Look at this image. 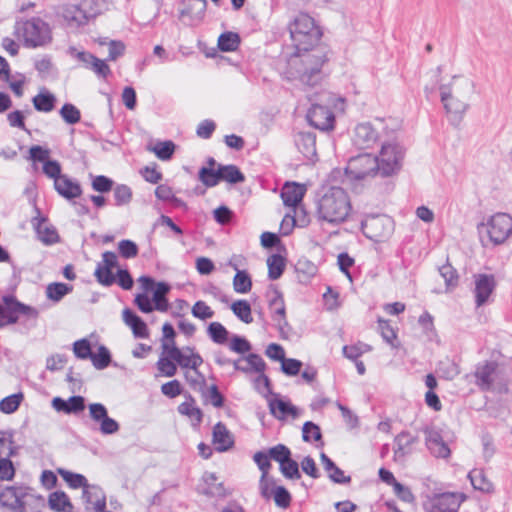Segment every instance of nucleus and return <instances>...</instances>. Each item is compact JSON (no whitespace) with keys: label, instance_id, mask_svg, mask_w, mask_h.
<instances>
[{"label":"nucleus","instance_id":"f257e3e1","mask_svg":"<svg viewBox=\"0 0 512 512\" xmlns=\"http://www.w3.org/2000/svg\"><path fill=\"white\" fill-rule=\"evenodd\" d=\"M440 101L449 121L459 124L470 107V100L475 93L474 82L464 76H453L439 86Z\"/></svg>","mask_w":512,"mask_h":512},{"label":"nucleus","instance_id":"f03ea898","mask_svg":"<svg viewBox=\"0 0 512 512\" xmlns=\"http://www.w3.org/2000/svg\"><path fill=\"white\" fill-rule=\"evenodd\" d=\"M326 60L325 51L320 47L307 52L296 51L288 61V74L304 85L315 86L323 78L322 67Z\"/></svg>","mask_w":512,"mask_h":512},{"label":"nucleus","instance_id":"7ed1b4c3","mask_svg":"<svg viewBox=\"0 0 512 512\" xmlns=\"http://www.w3.org/2000/svg\"><path fill=\"white\" fill-rule=\"evenodd\" d=\"M352 213V204L346 190L338 186L329 187L316 201V218L320 222L339 225L346 222Z\"/></svg>","mask_w":512,"mask_h":512},{"label":"nucleus","instance_id":"20e7f679","mask_svg":"<svg viewBox=\"0 0 512 512\" xmlns=\"http://www.w3.org/2000/svg\"><path fill=\"white\" fill-rule=\"evenodd\" d=\"M477 233L483 248L502 245L512 235V217L508 213L497 212L478 223Z\"/></svg>","mask_w":512,"mask_h":512},{"label":"nucleus","instance_id":"39448f33","mask_svg":"<svg viewBox=\"0 0 512 512\" xmlns=\"http://www.w3.org/2000/svg\"><path fill=\"white\" fill-rule=\"evenodd\" d=\"M288 31L292 46L298 52H307L317 47L322 31L314 18L307 13L300 12L288 23Z\"/></svg>","mask_w":512,"mask_h":512},{"label":"nucleus","instance_id":"423d86ee","mask_svg":"<svg viewBox=\"0 0 512 512\" xmlns=\"http://www.w3.org/2000/svg\"><path fill=\"white\" fill-rule=\"evenodd\" d=\"M15 33L28 48L43 47L52 42V29L49 23L40 17H31L17 21Z\"/></svg>","mask_w":512,"mask_h":512},{"label":"nucleus","instance_id":"0eeeda50","mask_svg":"<svg viewBox=\"0 0 512 512\" xmlns=\"http://www.w3.org/2000/svg\"><path fill=\"white\" fill-rule=\"evenodd\" d=\"M199 180L207 187H214L220 181H226L231 184L244 182L245 176L235 165H218V168H201L199 170Z\"/></svg>","mask_w":512,"mask_h":512},{"label":"nucleus","instance_id":"6e6552de","mask_svg":"<svg viewBox=\"0 0 512 512\" xmlns=\"http://www.w3.org/2000/svg\"><path fill=\"white\" fill-rule=\"evenodd\" d=\"M377 158V171L382 176H390L398 172L401 168L403 151L395 143H385L382 145Z\"/></svg>","mask_w":512,"mask_h":512},{"label":"nucleus","instance_id":"1a4fd4ad","mask_svg":"<svg viewBox=\"0 0 512 512\" xmlns=\"http://www.w3.org/2000/svg\"><path fill=\"white\" fill-rule=\"evenodd\" d=\"M378 164L376 156L369 153H364L352 157L345 169L346 174L353 179L362 180L367 177L378 175Z\"/></svg>","mask_w":512,"mask_h":512},{"label":"nucleus","instance_id":"9d476101","mask_svg":"<svg viewBox=\"0 0 512 512\" xmlns=\"http://www.w3.org/2000/svg\"><path fill=\"white\" fill-rule=\"evenodd\" d=\"M6 306L0 305V328L14 324L18 321L20 315L35 318L37 311L31 306L25 305L13 297H5Z\"/></svg>","mask_w":512,"mask_h":512},{"label":"nucleus","instance_id":"9b49d317","mask_svg":"<svg viewBox=\"0 0 512 512\" xmlns=\"http://www.w3.org/2000/svg\"><path fill=\"white\" fill-rule=\"evenodd\" d=\"M465 496L461 493L446 492L430 498L425 504L427 512H458Z\"/></svg>","mask_w":512,"mask_h":512},{"label":"nucleus","instance_id":"f8f14e48","mask_svg":"<svg viewBox=\"0 0 512 512\" xmlns=\"http://www.w3.org/2000/svg\"><path fill=\"white\" fill-rule=\"evenodd\" d=\"M383 123L377 121L376 124L371 122H363L356 125L353 135V143L360 149H367L374 146L379 139V127Z\"/></svg>","mask_w":512,"mask_h":512},{"label":"nucleus","instance_id":"ddd939ff","mask_svg":"<svg viewBox=\"0 0 512 512\" xmlns=\"http://www.w3.org/2000/svg\"><path fill=\"white\" fill-rule=\"evenodd\" d=\"M90 418L99 424L103 435L115 434L119 431V423L108 416L107 408L101 403H91L88 406Z\"/></svg>","mask_w":512,"mask_h":512},{"label":"nucleus","instance_id":"4468645a","mask_svg":"<svg viewBox=\"0 0 512 512\" xmlns=\"http://www.w3.org/2000/svg\"><path fill=\"white\" fill-rule=\"evenodd\" d=\"M307 120L316 129L328 131L333 129L335 117L327 106L312 104L307 112Z\"/></svg>","mask_w":512,"mask_h":512},{"label":"nucleus","instance_id":"2eb2a0df","mask_svg":"<svg viewBox=\"0 0 512 512\" xmlns=\"http://www.w3.org/2000/svg\"><path fill=\"white\" fill-rule=\"evenodd\" d=\"M55 12L57 17L61 18L69 28L77 29L88 24L79 3L59 5Z\"/></svg>","mask_w":512,"mask_h":512},{"label":"nucleus","instance_id":"dca6fc26","mask_svg":"<svg viewBox=\"0 0 512 512\" xmlns=\"http://www.w3.org/2000/svg\"><path fill=\"white\" fill-rule=\"evenodd\" d=\"M117 263V255L114 252L106 251L102 254V262L98 263L95 269V276L100 284L110 286L116 281L112 269Z\"/></svg>","mask_w":512,"mask_h":512},{"label":"nucleus","instance_id":"f3484780","mask_svg":"<svg viewBox=\"0 0 512 512\" xmlns=\"http://www.w3.org/2000/svg\"><path fill=\"white\" fill-rule=\"evenodd\" d=\"M474 295L477 307L484 305L496 287V281L493 275L476 274L474 275Z\"/></svg>","mask_w":512,"mask_h":512},{"label":"nucleus","instance_id":"a211bd4d","mask_svg":"<svg viewBox=\"0 0 512 512\" xmlns=\"http://www.w3.org/2000/svg\"><path fill=\"white\" fill-rule=\"evenodd\" d=\"M389 226L390 221L388 219L378 216L361 221V230L364 235L375 241H378L389 234Z\"/></svg>","mask_w":512,"mask_h":512},{"label":"nucleus","instance_id":"6ab92c4d","mask_svg":"<svg viewBox=\"0 0 512 512\" xmlns=\"http://www.w3.org/2000/svg\"><path fill=\"white\" fill-rule=\"evenodd\" d=\"M424 434L426 446L434 457L448 458L450 456L451 451L437 429L434 427H426Z\"/></svg>","mask_w":512,"mask_h":512},{"label":"nucleus","instance_id":"aec40b11","mask_svg":"<svg viewBox=\"0 0 512 512\" xmlns=\"http://www.w3.org/2000/svg\"><path fill=\"white\" fill-rule=\"evenodd\" d=\"M206 8V0H185L180 10V18L189 25L198 24L204 18Z\"/></svg>","mask_w":512,"mask_h":512},{"label":"nucleus","instance_id":"412c9836","mask_svg":"<svg viewBox=\"0 0 512 512\" xmlns=\"http://www.w3.org/2000/svg\"><path fill=\"white\" fill-rule=\"evenodd\" d=\"M270 308L272 309L271 318L281 334L289 330V325L286 320L285 304L282 294L275 289L273 297L269 300Z\"/></svg>","mask_w":512,"mask_h":512},{"label":"nucleus","instance_id":"4be33fe9","mask_svg":"<svg viewBox=\"0 0 512 512\" xmlns=\"http://www.w3.org/2000/svg\"><path fill=\"white\" fill-rule=\"evenodd\" d=\"M172 359L185 371L191 368H199L203 364L201 355L191 347L172 349Z\"/></svg>","mask_w":512,"mask_h":512},{"label":"nucleus","instance_id":"5701e85b","mask_svg":"<svg viewBox=\"0 0 512 512\" xmlns=\"http://www.w3.org/2000/svg\"><path fill=\"white\" fill-rule=\"evenodd\" d=\"M497 363L496 362H484L477 365L474 372L476 378V384L482 390H489L494 383L497 376Z\"/></svg>","mask_w":512,"mask_h":512},{"label":"nucleus","instance_id":"b1692460","mask_svg":"<svg viewBox=\"0 0 512 512\" xmlns=\"http://www.w3.org/2000/svg\"><path fill=\"white\" fill-rule=\"evenodd\" d=\"M212 442L218 452H226L234 446V437L225 424L218 422L213 427Z\"/></svg>","mask_w":512,"mask_h":512},{"label":"nucleus","instance_id":"393cba45","mask_svg":"<svg viewBox=\"0 0 512 512\" xmlns=\"http://www.w3.org/2000/svg\"><path fill=\"white\" fill-rule=\"evenodd\" d=\"M52 407L57 412H63L66 414H78L85 409V399L82 396H71L68 400H64L60 397L52 399Z\"/></svg>","mask_w":512,"mask_h":512},{"label":"nucleus","instance_id":"a878e982","mask_svg":"<svg viewBox=\"0 0 512 512\" xmlns=\"http://www.w3.org/2000/svg\"><path fill=\"white\" fill-rule=\"evenodd\" d=\"M19 500L13 512H41L44 505V499L33 494L27 487H25Z\"/></svg>","mask_w":512,"mask_h":512},{"label":"nucleus","instance_id":"bb28decb","mask_svg":"<svg viewBox=\"0 0 512 512\" xmlns=\"http://www.w3.org/2000/svg\"><path fill=\"white\" fill-rule=\"evenodd\" d=\"M54 188L62 197L71 200L78 198L82 194V189L77 181L70 179L67 175H63L54 181Z\"/></svg>","mask_w":512,"mask_h":512},{"label":"nucleus","instance_id":"cd10ccee","mask_svg":"<svg viewBox=\"0 0 512 512\" xmlns=\"http://www.w3.org/2000/svg\"><path fill=\"white\" fill-rule=\"evenodd\" d=\"M124 323L132 329L136 338L146 339L149 337V330L146 323L130 309L126 308L122 313Z\"/></svg>","mask_w":512,"mask_h":512},{"label":"nucleus","instance_id":"c85d7f7f","mask_svg":"<svg viewBox=\"0 0 512 512\" xmlns=\"http://www.w3.org/2000/svg\"><path fill=\"white\" fill-rule=\"evenodd\" d=\"M235 370L242 371L244 373L250 372H264L266 364L261 356L257 354H249L245 358L233 361Z\"/></svg>","mask_w":512,"mask_h":512},{"label":"nucleus","instance_id":"c756f323","mask_svg":"<svg viewBox=\"0 0 512 512\" xmlns=\"http://www.w3.org/2000/svg\"><path fill=\"white\" fill-rule=\"evenodd\" d=\"M305 189L297 183H286L281 191V198L285 206L296 207L303 199Z\"/></svg>","mask_w":512,"mask_h":512},{"label":"nucleus","instance_id":"7c9ffc66","mask_svg":"<svg viewBox=\"0 0 512 512\" xmlns=\"http://www.w3.org/2000/svg\"><path fill=\"white\" fill-rule=\"evenodd\" d=\"M298 150L308 160L316 157V137L310 132H300L295 139Z\"/></svg>","mask_w":512,"mask_h":512},{"label":"nucleus","instance_id":"2f4dec72","mask_svg":"<svg viewBox=\"0 0 512 512\" xmlns=\"http://www.w3.org/2000/svg\"><path fill=\"white\" fill-rule=\"evenodd\" d=\"M321 464L324 470L328 473V477L331 481L338 484L350 483L351 477L346 476L344 471L335 465V463L325 454L320 455Z\"/></svg>","mask_w":512,"mask_h":512},{"label":"nucleus","instance_id":"473e14b6","mask_svg":"<svg viewBox=\"0 0 512 512\" xmlns=\"http://www.w3.org/2000/svg\"><path fill=\"white\" fill-rule=\"evenodd\" d=\"M417 441L408 431H402L394 438V456L403 458L411 451V446Z\"/></svg>","mask_w":512,"mask_h":512},{"label":"nucleus","instance_id":"72a5a7b5","mask_svg":"<svg viewBox=\"0 0 512 512\" xmlns=\"http://www.w3.org/2000/svg\"><path fill=\"white\" fill-rule=\"evenodd\" d=\"M25 487L23 486H6L0 490V504L8 507L12 511L20 501V496L23 493Z\"/></svg>","mask_w":512,"mask_h":512},{"label":"nucleus","instance_id":"f704fd0d","mask_svg":"<svg viewBox=\"0 0 512 512\" xmlns=\"http://www.w3.org/2000/svg\"><path fill=\"white\" fill-rule=\"evenodd\" d=\"M271 413L278 419H284L286 416L291 415L293 418L298 416V410L290 402L282 399H272L269 402Z\"/></svg>","mask_w":512,"mask_h":512},{"label":"nucleus","instance_id":"c9c22d12","mask_svg":"<svg viewBox=\"0 0 512 512\" xmlns=\"http://www.w3.org/2000/svg\"><path fill=\"white\" fill-rule=\"evenodd\" d=\"M178 412L189 417L196 425L202 421V411L195 405V399L191 395L186 396V400L178 406Z\"/></svg>","mask_w":512,"mask_h":512},{"label":"nucleus","instance_id":"e433bc0d","mask_svg":"<svg viewBox=\"0 0 512 512\" xmlns=\"http://www.w3.org/2000/svg\"><path fill=\"white\" fill-rule=\"evenodd\" d=\"M79 4L87 23L107 9L105 0H80Z\"/></svg>","mask_w":512,"mask_h":512},{"label":"nucleus","instance_id":"4c0bfd02","mask_svg":"<svg viewBox=\"0 0 512 512\" xmlns=\"http://www.w3.org/2000/svg\"><path fill=\"white\" fill-rule=\"evenodd\" d=\"M468 478L474 489L489 493L493 490V484L488 480L482 469H473L469 472Z\"/></svg>","mask_w":512,"mask_h":512},{"label":"nucleus","instance_id":"58836bf2","mask_svg":"<svg viewBox=\"0 0 512 512\" xmlns=\"http://www.w3.org/2000/svg\"><path fill=\"white\" fill-rule=\"evenodd\" d=\"M175 149L176 145L171 140L157 141L152 147H148V150L153 152L156 157L162 161L170 160Z\"/></svg>","mask_w":512,"mask_h":512},{"label":"nucleus","instance_id":"ea45409f","mask_svg":"<svg viewBox=\"0 0 512 512\" xmlns=\"http://www.w3.org/2000/svg\"><path fill=\"white\" fill-rule=\"evenodd\" d=\"M36 232L39 240L45 245H52L59 241V235L56 229L52 226L45 225L44 220L38 222Z\"/></svg>","mask_w":512,"mask_h":512},{"label":"nucleus","instance_id":"a19ab883","mask_svg":"<svg viewBox=\"0 0 512 512\" xmlns=\"http://www.w3.org/2000/svg\"><path fill=\"white\" fill-rule=\"evenodd\" d=\"M49 506L54 511L71 512L72 505L64 492L55 491L50 494L48 500Z\"/></svg>","mask_w":512,"mask_h":512},{"label":"nucleus","instance_id":"79ce46f5","mask_svg":"<svg viewBox=\"0 0 512 512\" xmlns=\"http://www.w3.org/2000/svg\"><path fill=\"white\" fill-rule=\"evenodd\" d=\"M236 274L233 279V288L235 292L245 294L252 288V280L245 270H239L236 265L233 266Z\"/></svg>","mask_w":512,"mask_h":512},{"label":"nucleus","instance_id":"37998d69","mask_svg":"<svg viewBox=\"0 0 512 512\" xmlns=\"http://www.w3.org/2000/svg\"><path fill=\"white\" fill-rule=\"evenodd\" d=\"M267 266L269 279L277 280L286 267L285 259L279 254H273L267 259Z\"/></svg>","mask_w":512,"mask_h":512},{"label":"nucleus","instance_id":"c03bdc74","mask_svg":"<svg viewBox=\"0 0 512 512\" xmlns=\"http://www.w3.org/2000/svg\"><path fill=\"white\" fill-rule=\"evenodd\" d=\"M184 377L189 386L198 392H204V388L206 387V378L199 371V368H191L184 372Z\"/></svg>","mask_w":512,"mask_h":512},{"label":"nucleus","instance_id":"a18cd8bd","mask_svg":"<svg viewBox=\"0 0 512 512\" xmlns=\"http://www.w3.org/2000/svg\"><path fill=\"white\" fill-rule=\"evenodd\" d=\"M32 102L37 111L50 112L55 107L56 98L49 92H41L33 97Z\"/></svg>","mask_w":512,"mask_h":512},{"label":"nucleus","instance_id":"49530a36","mask_svg":"<svg viewBox=\"0 0 512 512\" xmlns=\"http://www.w3.org/2000/svg\"><path fill=\"white\" fill-rule=\"evenodd\" d=\"M73 287L65 284V283H51L46 288V295L52 301L58 302L65 295L69 294L72 291Z\"/></svg>","mask_w":512,"mask_h":512},{"label":"nucleus","instance_id":"de8ad7c7","mask_svg":"<svg viewBox=\"0 0 512 512\" xmlns=\"http://www.w3.org/2000/svg\"><path fill=\"white\" fill-rule=\"evenodd\" d=\"M23 400L24 394L22 392L9 395L0 401V411L5 414L14 413L17 411Z\"/></svg>","mask_w":512,"mask_h":512},{"label":"nucleus","instance_id":"09e8293b","mask_svg":"<svg viewBox=\"0 0 512 512\" xmlns=\"http://www.w3.org/2000/svg\"><path fill=\"white\" fill-rule=\"evenodd\" d=\"M59 474L74 489L83 488V493L87 492V479L82 474L72 473L67 470L60 469Z\"/></svg>","mask_w":512,"mask_h":512},{"label":"nucleus","instance_id":"8fccbe9b","mask_svg":"<svg viewBox=\"0 0 512 512\" xmlns=\"http://www.w3.org/2000/svg\"><path fill=\"white\" fill-rule=\"evenodd\" d=\"M207 334L216 344H224L228 340V330L219 322H211L207 328Z\"/></svg>","mask_w":512,"mask_h":512},{"label":"nucleus","instance_id":"3c124183","mask_svg":"<svg viewBox=\"0 0 512 512\" xmlns=\"http://www.w3.org/2000/svg\"><path fill=\"white\" fill-rule=\"evenodd\" d=\"M114 205L125 206L132 201V189L125 184H118L113 189Z\"/></svg>","mask_w":512,"mask_h":512},{"label":"nucleus","instance_id":"603ef678","mask_svg":"<svg viewBox=\"0 0 512 512\" xmlns=\"http://www.w3.org/2000/svg\"><path fill=\"white\" fill-rule=\"evenodd\" d=\"M240 44V37L234 32H225L218 38V47L221 51H235Z\"/></svg>","mask_w":512,"mask_h":512},{"label":"nucleus","instance_id":"864d4df0","mask_svg":"<svg viewBox=\"0 0 512 512\" xmlns=\"http://www.w3.org/2000/svg\"><path fill=\"white\" fill-rule=\"evenodd\" d=\"M233 313L244 323H251L253 321L251 306L246 300H237L231 305Z\"/></svg>","mask_w":512,"mask_h":512},{"label":"nucleus","instance_id":"5fc2aeb1","mask_svg":"<svg viewBox=\"0 0 512 512\" xmlns=\"http://www.w3.org/2000/svg\"><path fill=\"white\" fill-rule=\"evenodd\" d=\"M371 346L362 342H359L357 344L352 345H345L343 346V355L352 360L356 361L361 355H363L366 352L371 351Z\"/></svg>","mask_w":512,"mask_h":512},{"label":"nucleus","instance_id":"6e6d98bb","mask_svg":"<svg viewBox=\"0 0 512 512\" xmlns=\"http://www.w3.org/2000/svg\"><path fill=\"white\" fill-rule=\"evenodd\" d=\"M91 361L93 366L98 369L102 370L109 366L111 362V355L109 350L105 346H100L98 349V353L91 355Z\"/></svg>","mask_w":512,"mask_h":512},{"label":"nucleus","instance_id":"4d7b16f0","mask_svg":"<svg viewBox=\"0 0 512 512\" xmlns=\"http://www.w3.org/2000/svg\"><path fill=\"white\" fill-rule=\"evenodd\" d=\"M62 119L70 125L76 124L81 119L80 110L73 104L66 103L59 111Z\"/></svg>","mask_w":512,"mask_h":512},{"label":"nucleus","instance_id":"13d9d810","mask_svg":"<svg viewBox=\"0 0 512 512\" xmlns=\"http://www.w3.org/2000/svg\"><path fill=\"white\" fill-rule=\"evenodd\" d=\"M156 367L166 377H173L177 373L176 362L169 356H161L156 363Z\"/></svg>","mask_w":512,"mask_h":512},{"label":"nucleus","instance_id":"bf43d9fd","mask_svg":"<svg viewBox=\"0 0 512 512\" xmlns=\"http://www.w3.org/2000/svg\"><path fill=\"white\" fill-rule=\"evenodd\" d=\"M280 471L288 479H299L301 477L298 463L291 459V456L280 464Z\"/></svg>","mask_w":512,"mask_h":512},{"label":"nucleus","instance_id":"052dcab7","mask_svg":"<svg viewBox=\"0 0 512 512\" xmlns=\"http://www.w3.org/2000/svg\"><path fill=\"white\" fill-rule=\"evenodd\" d=\"M206 401H209L214 407L221 408L224 404V397L219 392L216 385H212L208 389L204 388V392H200Z\"/></svg>","mask_w":512,"mask_h":512},{"label":"nucleus","instance_id":"680f3d73","mask_svg":"<svg viewBox=\"0 0 512 512\" xmlns=\"http://www.w3.org/2000/svg\"><path fill=\"white\" fill-rule=\"evenodd\" d=\"M273 498L275 504L279 508L286 509L290 506L291 503V495L289 491L283 486H277L273 489Z\"/></svg>","mask_w":512,"mask_h":512},{"label":"nucleus","instance_id":"e2e57ef3","mask_svg":"<svg viewBox=\"0 0 512 512\" xmlns=\"http://www.w3.org/2000/svg\"><path fill=\"white\" fill-rule=\"evenodd\" d=\"M270 459L279 463V465L291 456L290 449L284 444H277L267 451Z\"/></svg>","mask_w":512,"mask_h":512},{"label":"nucleus","instance_id":"0e129e2a","mask_svg":"<svg viewBox=\"0 0 512 512\" xmlns=\"http://www.w3.org/2000/svg\"><path fill=\"white\" fill-rule=\"evenodd\" d=\"M440 275L445 281L447 289L454 288L458 283V275L456 270L450 265L446 264L439 268Z\"/></svg>","mask_w":512,"mask_h":512},{"label":"nucleus","instance_id":"69168bd1","mask_svg":"<svg viewBox=\"0 0 512 512\" xmlns=\"http://www.w3.org/2000/svg\"><path fill=\"white\" fill-rule=\"evenodd\" d=\"M191 313L195 318L207 320L214 316V311L204 301H197L191 309Z\"/></svg>","mask_w":512,"mask_h":512},{"label":"nucleus","instance_id":"338daca9","mask_svg":"<svg viewBox=\"0 0 512 512\" xmlns=\"http://www.w3.org/2000/svg\"><path fill=\"white\" fill-rule=\"evenodd\" d=\"M73 352L79 359H90L92 355L91 345L87 339H80L73 343Z\"/></svg>","mask_w":512,"mask_h":512},{"label":"nucleus","instance_id":"774afa93","mask_svg":"<svg viewBox=\"0 0 512 512\" xmlns=\"http://www.w3.org/2000/svg\"><path fill=\"white\" fill-rule=\"evenodd\" d=\"M302 437L305 442L319 441L322 437L319 426L310 421L305 422L302 428Z\"/></svg>","mask_w":512,"mask_h":512}]
</instances>
